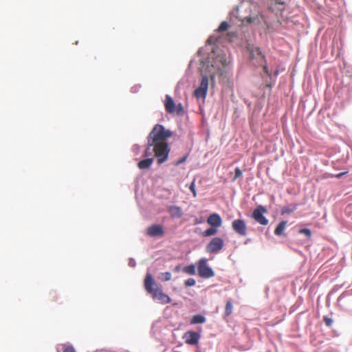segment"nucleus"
Returning a JSON list of instances; mask_svg holds the SVG:
<instances>
[{"label":"nucleus","mask_w":352,"mask_h":352,"mask_svg":"<svg viewBox=\"0 0 352 352\" xmlns=\"http://www.w3.org/2000/svg\"><path fill=\"white\" fill-rule=\"evenodd\" d=\"M173 133L166 130L161 124H156L147 137V146L143 157L153 156V153L161 164L168 160L170 148L166 140L170 138Z\"/></svg>","instance_id":"obj_1"},{"label":"nucleus","mask_w":352,"mask_h":352,"mask_svg":"<svg viewBox=\"0 0 352 352\" xmlns=\"http://www.w3.org/2000/svg\"><path fill=\"white\" fill-rule=\"evenodd\" d=\"M144 285L146 292L151 294L154 300H157L163 304H167L171 302L170 297L164 294L162 289L156 284L151 273H146Z\"/></svg>","instance_id":"obj_2"},{"label":"nucleus","mask_w":352,"mask_h":352,"mask_svg":"<svg viewBox=\"0 0 352 352\" xmlns=\"http://www.w3.org/2000/svg\"><path fill=\"white\" fill-rule=\"evenodd\" d=\"M245 50L250 64L254 67H262L263 72L270 76L265 56L262 54L261 49L248 43L245 45Z\"/></svg>","instance_id":"obj_3"},{"label":"nucleus","mask_w":352,"mask_h":352,"mask_svg":"<svg viewBox=\"0 0 352 352\" xmlns=\"http://www.w3.org/2000/svg\"><path fill=\"white\" fill-rule=\"evenodd\" d=\"M164 107L166 112L168 113H176L179 116L184 113V109L182 104L181 103L176 104L173 98L168 95L166 96Z\"/></svg>","instance_id":"obj_4"},{"label":"nucleus","mask_w":352,"mask_h":352,"mask_svg":"<svg viewBox=\"0 0 352 352\" xmlns=\"http://www.w3.org/2000/svg\"><path fill=\"white\" fill-rule=\"evenodd\" d=\"M206 258H201L197 263L198 274L199 276L208 278L214 276V273L207 264Z\"/></svg>","instance_id":"obj_5"},{"label":"nucleus","mask_w":352,"mask_h":352,"mask_svg":"<svg viewBox=\"0 0 352 352\" xmlns=\"http://www.w3.org/2000/svg\"><path fill=\"white\" fill-rule=\"evenodd\" d=\"M267 212V208L265 206L259 205L254 210L252 218L259 224L266 226L268 224L269 220L264 216V214Z\"/></svg>","instance_id":"obj_6"},{"label":"nucleus","mask_w":352,"mask_h":352,"mask_svg":"<svg viewBox=\"0 0 352 352\" xmlns=\"http://www.w3.org/2000/svg\"><path fill=\"white\" fill-rule=\"evenodd\" d=\"M208 88V78L204 76L199 86L195 90L194 95L197 98H205Z\"/></svg>","instance_id":"obj_7"},{"label":"nucleus","mask_w":352,"mask_h":352,"mask_svg":"<svg viewBox=\"0 0 352 352\" xmlns=\"http://www.w3.org/2000/svg\"><path fill=\"white\" fill-rule=\"evenodd\" d=\"M223 240L220 237L213 238L206 245V251L209 253H217L219 252L223 247Z\"/></svg>","instance_id":"obj_8"},{"label":"nucleus","mask_w":352,"mask_h":352,"mask_svg":"<svg viewBox=\"0 0 352 352\" xmlns=\"http://www.w3.org/2000/svg\"><path fill=\"white\" fill-rule=\"evenodd\" d=\"M184 338L185 339V342L186 344L195 345L198 343L200 335L197 332L189 331L184 333Z\"/></svg>","instance_id":"obj_9"},{"label":"nucleus","mask_w":352,"mask_h":352,"mask_svg":"<svg viewBox=\"0 0 352 352\" xmlns=\"http://www.w3.org/2000/svg\"><path fill=\"white\" fill-rule=\"evenodd\" d=\"M262 21V16L258 14L254 13L249 16L243 18V25L245 23L251 25L254 28L258 27Z\"/></svg>","instance_id":"obj_10"},{"label":"nucleus","mask_w":352,"mask_h":352,"mask_svg":"<svg viewBox=\"0 0 352 352\" xmlns=\"http://www.w3.org/2000/svg\"><path fill=\"white\" fill-rule=\"evenodd\" d=\"M146 234L150 236H161L164 235V232L162 226L155 224L147 228Z\"/></svg>","instance_id":"obj_11"},{"label":"nucleus","mask_w":352,"mask_h":352,"mask_svg":"<svg viewBox=\"0 0 352 352\" xmlns=\"http://www.w3.org/2000/svg\"><path fill=\"white\" fill-rule=\"evenodd\" d=\"M207 223L212 227L219 228L222 224V219L218 214L214 213L208 217Z\"/></svg>","instance_id":"obj_12"},{"label":"nucleus","mask_w":352,"mask_h":352,"mask_svg":"<svg viewBox=\"0 0 352 352\" xmlns=\"http://www.w3.org/2000/svg\"><path fill=\"white\" fill-rule=\"evenodd\" d=\"M155 157L154 153H153V156L144 157V160L138 163V167L141 170L148 168L153 164Z\"/></svg>","instance_id":"obj_13"},{"label":"nucleus","mask_w":352,"mask_h":352,"mask_svg":"<svg viewBox=\"0 0 352 352\" xmlns=\"http://www.w3.org/2000/svg\"><path fill=\"white\" fill-rule=\"evenodd\" d=\"M168 212L172 218H180L183 215V211L181 207L177 206H170L168 209Z\"/></svg>","instance_id":"obj_14"},{"label":"nucleus","mask_w":352,"mask_h":352,"mask_svg":"<svg viewBox=\"0 0 352 352\" xmlns=\"http://www.w3.org/2000/svg\"><path fill=\"white\" fill-rule=\"evenodd\" d=\"M287 223V221H281L276 227L274 230V234L276 236H285L287 234L284 232Z\"/></svg>","instance_id":"obj_15"},{"label":"nucleus","mask_w":352,"mask_h":352,"mask_svg":"<svg viewBox=\"0 0 352 352\" xmlns=\"http://www.w3.org/2000/svg\"><path fill=\"white\" fill-rule=\"evenodd\" d=\"M298 204H292L290 205L284 206L281 208V215L289 214L297 210Z\"/></svg>","instance_id":"obj_16"},{"label":"nucleus","mask_w":352,"mask_h":352,"mask_svg":"<svg viewBox=\"0 0 352 352\" xmlns=\"http://www.w3.org/2000/svg\"><path fill=\"white\" fill-rule=\"evenodd\" d=\"M240 10L239 7H236V8L233 9L232 11L230 12V21L232 23H235L236 19H238L239 22L240 23L238 25L241 26L242 24V20L240 19Z\"/></svg>","instance_id":"obj_17"},{"label":"nucleus","mask_w":352,"mask_h":352,"mask_svg":"<svg viewBox=\"0 0 352 352\" xmlns=\"http://www.w3.org/2000/svg\"><path fill=\"white\" fill-rule=\"evenodd\" d=\"M206 318L202 315H195L192 316L190 320L191 324H203L206 322Z\"/></svg>","instance_id":"obj_18"},{"label":"nucleus","mask_w":352,"mask_h":352,"mask_svg":"<svg viewBox=\"0 0 352 352\" xmlns=\"http://www.w3.org/2000/svg\"><path fill=\"white\" fill-rule=\"evenodd\" d=\"M232 227L239 234H242V220L237 219L233 221Z\"/></svg>","instance_id":"obj_19"},{"label":"nucleus","mask_w":352,"mask_h":352,"mask_svg":"<svg viewBox=\"0 0 352 352\" xmlns=\"http://www.w3.org/2000/svg\"><path fill=\"white\" fill-rule=\"evenodd\" d=\"M217 233V228L212 227L206 230L202 235L204 236H213Z\"/></svg>","instance_id":"obj_20"},{"label":"nucleus","mask_w":352,"mask_h":352,"mask_svg":"<svg viewBox=\"0 0 352 352\" xmlns=\"http://www.w3.org/2000/svg\"><path fill=\"white\" fill-rule=\"evenodd\" d=\"M183 271L188 274L194 275L196 273L195 266L194 265L185 266Z\"/></svg>","instance_id":"obj_21"},{"label":"nucleus","mask_w":352,"mask_h":352,"mask_svg":"<svg viewBox=\"0 0 352 352\" xmlns=\"http://www.w3.org/2000/svg\"><path fill=\"white\" fill-rule=\"evenodd\" d=\"M229 28V24L228 23V22L226 21H223L220 25L219 26V28L217 29V33H222V32H226Z\"/></svg>","instance_id":"obj_22"},{"label":"nucleus","mask_w":352,"mask_h":352,"mask_svg":"<svg viewBox=\"0 0 352 352\" xmlns=\"http://www.w3.org/2000/svg\"><path fill=\"white\" fill-rule=\"evenodd\" d=\"M233 306L230 300H228L225 308V316H229L232 312Z\"/></svg>","instance_id":"obj_23"},{"label":"nucleus","mask_w":352,"mask_h":352,"mask_svg":"<svg viewBox=\"0 0 352 352\" xmlns=\"http://www.w3.org/2000/svg\"><path fill=\"white\" fill-rule=\"evenodd\" d=\"M172 274L169 272H164L160 274V279L162 281H168L171 279Z\"/></svg>","instance_id":"obj_24"},{"label":"nucleus","mask_w":352,"mask_h":352,"mask_svg":"<svg viewBox=\"0 0 352 352\" xmlns=\"http://www.w3.org/2000/svg\"><path fill=\"white\" fill-rule=\"evenodd\" d=\"M263 1H265L270 6H272L273 5H283V4H285L284 0H263Z\"/></svg>","instance_id":"obj_25"},{"label":"nucleus","mask_w":352,"mask_h":352,"mask_svg":"<svg viewBox=\"0 0 352 352\" xmlns=\"http://www.w3.org/2000/svg\"><path fill=\"white\" fill-rule=\"evenodd\" d=\"M221 39V36H215L214 35H212V36H210L207 42L209 43V44H215L216 43H219L220 42L219 40Z\"/></svg>","instance_id":"obj_26"},{"label":"nucleus","mask_w":352,"mask_h":352,"mask_svg":"<svg viewBox=\"0 0 352 352\" xmlns=\"http://www.w3.org/2000/svg\"><path fill=\"white\" fill-rule=\"evenodd\" d=\"M298 232L300 234H305L308 238H310L311 236V232L310 229H309V228H301L298 230Z\"/></svg>","instance_id":"obj_27"},{"label":"nucleus","mask_w":352,"mask_h":352,"mask_svg":"<svg viewBox=\"0 0 352 352\" xmlns=\"http://www.w3.org/2000/svg\"><path fill=\"white\" fill-rule=\"evenodd\" d=\"M189 188H190V191L192 192L193 197H196L197 192L195 190V179H194L193 181L192 182V183L190 184Z\"/></svg>","instance_id":"obj_28"},{"label":"nucleus","mask_w":352,"mask_h":352,"mask_svg":"<svg viewBox=\"0 0 352 352\" xmlns=\"http://www.w3.org/2000/svg\"><path fill=\"white\" fill-rule=\"evenodd\" d=\"M196 283V281L194 278H188L185 281V286L186 287H191L194 286Z\"/></svg>","instance_id":"obj_29"},{"label":"nucleus","mask_w":352,"mask_h":352,"mask_svg":"<svg viewBox=\"0 0 352 352\" xmlns=\"http://www.w3.org/2000/svg\"><path fill=\"white\" fill-rule=\"evenodd\" d=\"M323 320L327 327H331L333 324V320L327 316H324Z\"/></svg>","instance_id":"obj_30"},{"label":"nucleus","mask_w":352,"mask_h":352,"mask_svg":"<svg viewBox=\"0 0 352 352\" xmlns=\"http://www.w3.org/2000/svg\"><path fill=\"white\" fill-rule=\"evenodd\" d=\"M236 35L234 32H228L226 35V39L229 41V42H232V40H233V38L236 37Z\"/></svg>","instance_id":"obj_31"},{"label":"nucleus","mask_w":352,"mask_h":352,"mask_svg":"<svg viewBox=\"0 0 352 352\" xmlns=\"http://www.w3.org/2000/svg\"><path fill=\"white\" fill-rule=\"evenodd\" d=\"M63 352H76L72 346H67L65 347Z\"/></svg>","instance_id":"obj_32"},{"label":"nucleus","mask_w":352,"mask_h":352,"mask_svg":"<svg viewBox=\"0 0 352 352\" xmlns=\"http://www.w3.org/2000/svg\"><path fill=\"white\" fill-rule=\"evenodd\" d=\"M346 173H347V172H341V173L336 174V175H331V177H336V178H338V179H340L341 177H342Z\"/></svg>","instance_id":"obj_33"},{"label":"nucleus","mask_w":352,"mask_h":352,"mask_svg":"<svg viewBox=\"0 0 352 352\" xmlns=\"http://www.w3.org/2000/svg\"><path fill=\"white\" fill-rule=\"evenodd\" d=\"M186 157H187L186 156H184L182 158H181L179 160L175 162V165L177 166V165H179L180 164L184 162L186 160Z\"/></svg>","instance_id":"obj_34"},{"label":"nucleus","mask_w":352,"mask_h":352,"mask_svg":"<svg viewBox=\"0 0 352 352\" xmlns=\"http://www.w3.org/2000/svg\"><path fill=\"white\" fill-rule=\"evenodd\" d=\"M235 175H235L234 179L241 176V169H240L239 168H236L235 169Z\"/></svg>","instance_id":"obj_35"},{"label":"nucleus","mask_w":352,"mask_h":352,"mask_svg":"<svg viewBox=\"0 0 352 352\" xmlns=\"http://www.w3.org/2000/svg\"><path fill=\"white\" fill-rule=\"evenodd\" d=\"M201 222H202L201 220L199 219L198 218H195V224H199V223H201Z\"/></svg>","instance_id":"obj_36"},{"label":"nucleus","mask_w":352,"mask_h":352,"mask_svg":"<svg viewBox=\"0 0 352 352\" xmlns=\"http://www.w3.org/2000/svg\"><path fill=\"white\" fill-rule=\"evenodd\" d=\"M174 270H175V272H179V271L180 270V266H179V265H177V266L175 267Z\"/></svg>","instance_id":"obj_37"},{"label":"nucleus","mask_w":352,"mask_h":352,"mask_svg":"<svg viewBox=\"0 0 352 352\" xmlns=\"http://www.w3.org/2000/svg\"><path fill=\"white\" fill-rule=\"evenodd\" d=\"M278 72H278V69H276V70L274 71V77H276V76H278Z\"/></svg>","instance_id":"obj_38"},{"label":"nucleus","mask_w":352,"mask_h":352,"mask_svg":"<svg viewBox=\"0 0 352 352\" xmlns=\"http://www.w3.org/2000/svg\"><path fill=\"white\" fill-rule=\"evenodd\" d=\"M243 236H244L245 234V223L244 221H243Z\"/></svg>","instance_id":"obj_39"},{"label":"nucleus","mask_w":352,"mask_h":352,"mask_svg":"<svg viewBox=\"0 0 352 352\" xmlns=\"http://www.w3.org/2000/svg\"><path fill=\"white\" fill-rule=\"evenodd\" d=\"M250 349V346L247 348V349ZM243 350L245 351V350H246V349L243 346Z\"/></svg>","instance_id":"obj_40"}]
</instances>
